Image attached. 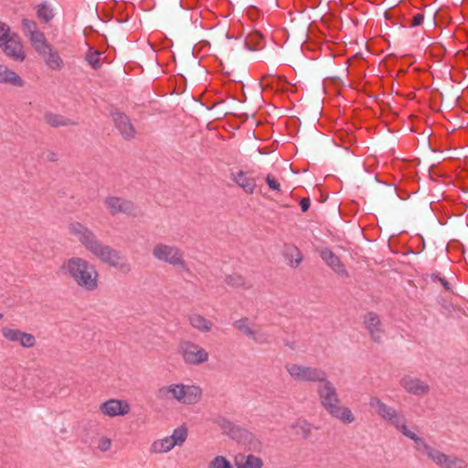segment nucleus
Returning <instances> with one entry per match:
<instances>
[{
  "mask_svg": "<svg viewBox=\"0 0 468 468\" xmlns=\"http://www.w3.org/2000/svg\"><path fill=\"white\" fill-rule=\"evenodd\" d=\"M289 375L297 381L318 382L325 380L326 373L319 368L305 367L297 364L286 365Z\"/></svg>",
  "mask_w": 468,
  "mask_h": 468,
  "instance_id": "1a4fd4ad",
  "label": "nucleus"
},
{
  "mask_svg": "<svg viewBox=\"0 0 468 468\" xmlns=\"http://www.w3.org/2000/svg\"><path fill=\"white\" fill-rule=\"evenodd\" d=\"M439 278H441L439 273H433L431 274V280L433 282L439 281Z\"/></svg>",
  "mask_w": 468,
  "mask_h": 468,
  "instance_id": "79ce46f5",
  "label": "nucleus"
},
{
  "mask_svg": "<svg viewBox=\"0 0 468 468\" xmlns=\"http://www.w3.org/2000/svg\"><path fill=\"white\" fill-rule=\"evenodd\" d=\"M36 10L37 16L42 23L47 24L50 22L55 16L52 5L47 1H44L41 4L37 5L36 6Z\"/></svg>",
  "mask_w": 468,
  "mask_h": 468,
  "instance_id": "4be33fe9",
  "label": "nucleus"
},
{
  "mask_svg": "<svg viewBox=\"0 0 468 468\" xmlns=\"http://www.w3.org/2000/svg\"><path fill=\"white\" fill-rule=\"evenodd\" d=\"M60 271L87 291H93L98 287V271L93 264L83 258L72 257L65 261Z\"/></svg>",
  "mask_w": 468,
  "mask_h": 468,
  "instance_id": "f03ea898",
  "label": "nucleus"
},
{
  "mask_svg": "<svg viewBox=\"0 0 468 468\" xmlns=\"http://www.w3.org/2000/svg\"><path fill=\"white\" fill-rule=\"evenodd\" d=\"M54 158V154H51V157H49V160H53Z\"/></svg>",
  "mask_w": 468,
  "mask_h": 468,
  "instance_id": "a18cd8bd",
  "label": "nucleus"
},
{
  "mask_svg": "<svg viewBox=\"0 0 468 468\" xmlns=\"http://www.w3.org/2000/svg\"><path fill=\"white\" fill-rule=\"evenodd\" d=\"M45 121L53 127L67 126L70 123L69 119L54 113H46Z\"/></svg>",
  "mask_w": 468,
  "mask_h": 468,
  "instance_id": "393cba45",
  "label": "nucleus"
},
{
  "mask_svg": "<svg viewBox=\"0 0 468 468\" xmlns=\"http://www.w3.org/2000/svg\"><path fill=\"white\" fill-rule=\"evenodd\" d=\"M27 38H28L32 48L40 56L44 57L45 52L48 49V43L45 37V34L42 31L35 32L34 34H30Z\"/></svg>",
  "mask_w": 468,
  "mask_h": 468,
  "instance_id": "aec40b11",
  "label": "nucleus"
},
{
  "mask_svg": "<svg viewBox=\"0 0 468 468\" xmlns=\"http://www.w3.org/2000/svg\"><path fill=\"white\" fill-rule=\"evenodd\" d=\"M230 178L235 182L245 193L252 195L256 188V180L254 177L250 176L247 172L239 170L232 172Z\"/></svg>",
  "mask_w": 468,
  "mask_h": 468,
  "instance_id": "4468645a",
  "label": "nucleus"
},
{
  "mask_svg": "<svg viewBox=\"0 0 468 468\" xmlns=\"http://www.w3.org/2000/svg\"><path fill=\"white\" fill-rule=\"evenodd\" d=\"M235 327L249 337L253 335V330L249 326L247 318L236 321Z\"/></svg>",
  "mask_w": 468,
  "mask_h": 468,
  "instance_id": "2f4dec72",
  "label": "nucleus"
},
{
  "mask_svg": "<svg viewBox=\"0 0 468 468\" xmlns=\"http://www.w3.org/2000/svg\"><path fill=\"white\" fill-rule=\"evenodd\" d=\"M54 158V154H51V157H49V160H53Z\"/></svg>",
  "mask_w": 468,
  "mask_h": 468,
  "instance_id": "37998d69",
  "label": "nucleus"
},
{
  "mask_svg": "<svg viewBox=\"0 0 468 468\" xmlns=\"http://www.w3.org/2000/svg\"><path fill=\"white\" fill-rule=\"evenodd\" d=\"M112 118L116 128L124 138H132L134 136V128L127 115L122 112H115Z\"/></svg>",
  "mask_w": 468,
  "mask_h": 468,
  "instance_id": "dca6fc26",
  "label": "nucleus"
},
{
  "mask_svg": "<svg viewBox=\"0 0 468 468\" xmlns=\"http://www.w3.org/2000/svg\"><path fill=\"white\" fill-rule=\"evenodd\" d=\"M178 352L185 363L188 365H200L208 360V353L197 344L191 341H183L178 346Z\"/></svg>",
  "mask_w": 468,
  "mask_h": 468,
  "instance_id": "9d476101",
  "label": "nucleus"
},
{
  "mask_svg": "<svg viewBox=\"0 0 468 468\" xmlns=\"http://www.w3.org/2000/svg\"><path fill=\"white\" fill-rule=\"evenodd\" d=\"M299 424H301V428L304 431V433L309 432V424L306 421H302Z\"/></svg>",
  "mask_w": 468,
  "mask_h": 468,
  "instance_id": "a19ab883",
  "label": "nucleus"
},
{
  "mask_svg": "<svg viewBox=\"0 0 468 468\" xmlns=\"http://www.w3.org/2000/svg\"><path fill=\"white\" fill-rule=\"evenodd\" d=\"M208 468H231V464L224 456L218 455L209 463Z\"/></svg>",
  "mask_w": 468,
  "mask_h": 468,
  "instance_id": "c756f323",
  "label": "nucleus"
},
{
  "mask_svg": "<svg viewBox=\"0 0 468 468\" xmlns=\"http://www.w3.org/2000/svg\"><path fill=\"white\" fill-rule=\"evenodd\" d=\"M0 83L19 88L25 85L24 80L4 64H0Z\"/></svg>",
  "mask_w": 468,
  "mask_h": 468,
  "instance_id": "6ab92c4d",
  "label": "nucleus"
},
{
  "mask_svg": "<svg viewBox=\"0 0 468 468\" xmlns=\"http://www.w3.org/2000/svg\"><path fill=\"white\" fill-rule=\"evenodd\" d=\"M365 324L372 338L376 342H379L383 337L384 332L378 314L374 313H368L365 316Z\"/></svg>",
  "mask_w": 468,
  "mask_h": 468,
  "instance_id": "f3484780",
  "label": "nucleus"
},
{
  "mask_svg": "<svg viewBox=\"0 0 468 468\" xmlns=\"http://www.w3.org/2000/svg\"><path fill=\"white\" fill-rule=\"evenodd\" d=\"M369 405L384 420L393 425L404 436L414 441V442L419 439L420 436L408 429L405 416L397 410L385 404L378 398H372Z\"/></svg>",
  "mask_w": 468,
  "mask_h": 468,
  "instance_id": "39448f33",
  "label": "nucleus"
},
{
  "mask_svg": "<svg viewBox=\"0 0 468 468\" xmlns=\"http://www.w3.org/2000/svg\"><path fill=\"white\" fill-rule=\"evenodd\" d=\"M415 448L417 451L427 455L431 461L441 468H466L468 466L467 462L464 459L441 452L438 449L428 444L421 437H419L416 441Z\"/></svg>",
  "mask_w": 468,
  "mask_h": 468,
  "instance_id": "423d86ee",
  "label": "nucleus"
},
{
  "mask_svg": "<svg viewBox=\"0 0 468 468\" xmlns=\"http://www.w3.org/2000/svg\"><path fill=\"white\" fill-rule=\"evenodd\" d=\"M153 255L160 261L180 268L183 271L189 272V268L183 260V253L177 247L159 243L154 247Z\"/></svg>",
  "mask_w": 468,
  "mask_h": 468,
  "instance_id": "6e6552de",
  "label": "nucleus"
},
{
  "mask_svg": "<svg viewBox=\"0 0 468 468\" xmlns=\"http://www.w3.org/2000/svg\"><path fill=\"white\" fill-rule=\"evenodd\" d=\"M284 256L290 261L292 267H297L303 261V255L300 250L295 246H287L284 249Z\"/></svg>",
  "mask_w": 468,
  "mask_h": 468,
  "instance_id": "b1692460",
  "label": "nucleus"
},
{
  "mask_svg": "<svg viewBox=\"0 0 468 468\" xmlns=\"http://www.w3.org/2000/svg\"><path fill=\"white\" fill-rule=\"evenodd\" d=\"M424 16L421 13H417L413 16L410 23V27H419L423 23Z\"/></svg>",
  "mask_w": 468,
  "mask_h": 468,
  "instance_id": "e433bc0d",
  "label": "nucleus"
},
{
  "mask_svg": "<svg viewBox=\"0 0 468 468\" xmlns=\"http://www.w3.org/2000/svg\"><path fill=\"white\" fill-rule=\"evenodd\" d=\"M189 322L191 325L201 331V332H208L211 330L212 324L210 321L207 320L204 316L194 314L189 316Z\"/></svg>",
  "mask_w": 468,
  "mask_h": 468,
  "instance_id": "5701e85b",
  "label": "nucleus"
},
{
  "mask_svg": "<svg viewBox=\"0 0 468 468\" xmlns=\"http://www.w3.org/2000/svg\"><path fill=\"white\" fill-rule=\"evenodd\" d=\"M100 410L103 415L114 418L128 414L131 407L126 400L111 399L101 404Z\"/></svg>",
  "mask_w": 468,
  "mask_h": 468,
  "instance_id": "f8f14e48",
  "label": "nucleus"
},
{
  "mask_svg": "<svg viewBox=\"0 0 468 468\" xmlns=\"http://www.w3.org/2000/svg\"><path fill=\"white\" fill-rule=\"evenodd\" d=\"M262 460L255 455L249 454L243 462L238 463V468H262Z\"/></svg>",
  "mask_w": 468,
  "mask_h": 468,
  "instance_id": "a878e982",
  "label": "nucleus"
},
{
  "mask_svg": "<svg viewBox=\"0 0 468 468\" xmlns=\"http://www.w3.org/2000/svg\"><path fill=\"white\" fill-rule=\"evenodd\" d=\"M400 385L407 392L415 396L424 395L428 393L430 389L427 383L411 376H405L402 378Z\"/></svg>",
  "mask_w": 468,
  "mask_h": 468,
  "instance_id": "ddd939ff",
  "label": "nucleus"
},
{
  "mask_svg": "<svg viewBox=\"0 0 468 468\" xmlns=\"http://www.w3.org/2000/svg\"><path fill=\"white\" fill-rule=\"evenodd\" d=\"M69 230L79 242L95 258L101 262L117 269L122 273H128L132 267L128 261L110 245L104 244L97 235L80 222L69 223Z\"/></svg>",
  "mask_w": 468,
  "mask_h": 468,
  "instance_id": "f257e3e1",
  "label": "nucleus"
},
{
  "mask_svg": "<svg viewBox=\"0 0 468 468\" xmlns=\"http://www.w3.org/2000/svg\"><path fill=\"white\" fill-rule=\"evenodd\" d=\"M22 334H23V331H20L18 329L5 327L2 330V335H3L4 338H5L6 340H8L10 342L18 343Z\"/></svg>",
  "mask_w": 468,
  "mask_h": 468,
  "instance_id": "bb28decb",
  "label": "nucleus"
},
{
  "mask_svg": "<svg viewBox=\"0 0 468 468\" xmlns=\"http://www.w3.org/2000/svg\"><path fill=\"white\" fill-rule=\"evenodd\" d=\"M317 393L322 406L334 418L344 423H352L355 420L352 411L346 407L340 406V399L336 389L327 377L317 387Z\"/></svg>",
  "mask_w": 468,
  "mask_h": 468,
  "instance_id": "7ed1b4c3",
  "label": "nucleus"
},
{
  "mask_svg": "<svg viewBox=\"0 0 468 468\" xmlns=\"http://www.w3.org/2000/svg\"><path fill=\"white\" fill-rule=\"evenodd\" d=\"M12 33L10 27L5 23L0 22V44L3 43Z\"/></svg>",
  "mask_w": 468,
  "mask_h": 468,
  "instance_id": "72a5a7b5",
  "label": "nucleus"
},
{
  "mask_svg": "<svg viewBox=\"0 0 468 468\" xmlns=\"http://www.w3.org/2000/svg\"><path fill=\"white\" fill-rule=\"evenodd\" d=\"M226 282L228 284L236 286V287H245L246 286L245 278L240 275H237V274L228 276L226 279Z\"/></svg>",
  "mask_w": 468,
  "mask_h": 468,
  "instance_id": "473e14b6",
  "label": "nucleus"
},
{
  "mask_svg": "<svg viewBox=\"0 0 468 468\" xmlns=\"http://www.w3.org/2000/svg\"><path fill=\"white\" fill-rule=\"evenodd\" d=\"M265 180H266L268 186L271 189L275 190V191L281 190V185L274 177H272L269 175V176H267Z\"/></svg>",
  "mask_w": 468,
  "mask_h": 468,
  "instance_id": "c9c22d12",
  "label": "nucleus"
},
{
  "mask_svg": "<svg viewBox=\"0 0 468 468\" xmlns=\"http://www.w3.org/2000/svg\"><path fill=\"white\" fill-rule=\"evenodd\" d=\"M202 394L203 391L199 386L173 383L160 387L155 396L163 401L175 400L180 404L195 405L200 401Z\"/></svg>",
  "mask_w": 468,
  "mask_h": 468,
  "instance_id": "20e7f679",
  "label": "nucleus"
},
{
  "mask_svg": "<svg viewBox=\"0 0 468 468\" xmlns=\"http://www.w3.org/2000/svg\"><path fill=\"white\" fill-rule=\"evenodd\" d=\"M439 282L446 290H450V283L445 278H439Z\"/></svg>",
  "mask_w": 468,
  "mask_h": 468,
  "instance_id": "ea45409f",
  "label": "nucleus"
},
{
  "mask_svg": "<svg viewBox=\"0 0 468 468\" xmlns=\"http://www.w3.org/2000/svg\"><path fill=\"white\" fill-rule=\"evenodd\" d=\"M54 158V154H51V157H49V160H53Z\"/></svg>",
  "mask_w": 468,
  "mask_h": 468,
  "instance_id": "c03bdc74",
  "label": "nucleus"
},
{
  "mask_svg": "<svg viewBox=\"0 0 468 468\" xmlns=\"http://www.w3.org/2000/svg\"><path fill=\"white\" fill-rule=\"evenodd\" d=\"M320 257L337 274L346 273V268L342 263L339 257L335 254L330 249L324 248L320 250Z\"/></svg>",
  "mask_w": 468,
  "mask_h": 468,
  "instance_id": "2eb2a0df",
  "label": "nucleus"
},
{
  "mask_svg": "<svg viewBox=\"0 0 468 468\" xmlns=\"http://www.w3.org/2000/svg\"><path fill=\"white\" fill-rule=\"evenodd\" d=\"M105 203L112 214H117L121 212L132 214L134 209L133 204L131 201L124 200L120 197H108Z\"/></svg>",
  "mask_w": 468,
  "mask_h": 468,
  "instance_id": "a211bd4d",
  "label": "nucleus"
},
{
  "mask_svg": "<svg viewBox=\"0 0 468 468\" xmlns=\"http://www.w3.org/2000/svg\"><path fill=\"white\" fill-rule=\"evenodd\" d=\"M250 338L253 339L255 343L259 345H263L270 343L271 336L267 332L261 330H253V335H251Z\"/></svg>",
  "mask_w": 468,
  "mask_h": 468,
  "instance_id": "c85d7f7f",
  "label": "nucleus"
},
{
  "mask_svg": "<svg viewBox=\"0 0 468 468\" xmlns=\"http://www.w3.org/2000/svg\"><path fill=\"white\" fill-rule=\"evenodd\" d=\"M187 438V429L181 425L176 428L170 436L154 440L149 448L152 454H163L169 452L176 446L184 444Z\"/></svg>",
  "mask_w": 468,
  "mask_h": 468,
  "instance_id": "0eeeda50",
  "label": "nucleus"
},
{
  "mask_svg": "<svg viewBox=\"0 0 468 468\" xmlns=\"http://www.w3.org/2000/svg\"><path fill=\"white\" fill-rule=\"evenodd\" d=\"M21 23H22L23 33L26 37L30 36V34H34L35 32L39 31L37 24L34 20L23 18Z\"/></svg>",
  "mask_w": 468,
  "mask_h": 468,
  "instance_id": "cd10ccee",
  "label": "nucleus"
},
{
  "mask_svg": "<svg viewBox=\"0 0 468 468\" xmlns=\"http://www.w3.org/2000/svg\"><path fill=\"white\" fill-rule=\"evenodd\" d=\"M2 317H3V314H0V319H1Z\"/></svg>",
  "mask_w": 468,
  "mask_h": 468,
  "instance_id": "49530a36",
  "label": "nucleus"
},
{
  "mask_svg": "<svg viewBox=\"0 0 468 468\" xmlns=\"http://www.w3.org/2000/svg\"><path fill=\"white\" fill-rule=\"evenodd\" d=\"M98 55L99 54L96 53L88 57L89 63L94 68H96L99 64Z\"/></svg>",
  "mask_w": 468,
  "mask_h": 468,
  "instance_id": "4c0bfd02",
  "label": "nucleus"
},
{
  "mask_svg": "<svg viewBox=\"0 0 468 468\" xmlns=\"http://www.w3.org/2000/svg\"><path fill=\"white\" fill-rule=\"evenodd\" d=\"M3 52L15 61L22 62L26 58L24 47L16 33H12L3 43L0 44Z\"/></svg>",
  "mask_w": 468,
  "mask_h": 468,
  "instance_id": "9b49d317",
  "label": "nucleus"
},
{
  "mask_svg": "<svg viewBox=\"0 0 468 468\" xmlns=\"http://www.w3.org/2000/svg\"><path fill=\"white\" fill-rule=\"evenodd\" d=\"M42 58L46 65L52 70H60L63 68L64 63L62 58L58 51L52 49L50 45H48V49H47L45 56Z\"/></svg>",
  "mask_w": 468,
  "mask_h": 468,
  "instance_id": "412c9836",
  "label": "nucleus"
},
{
  "mask_svg": "<svg viewBox=\"0 0 468 468\" xmlns=\"http://www.w3.org/2000/svg\"><path fill=\"white\" fill-rule=\"evenodd\" d=\"M112 441L109 438H101L98 442V449L101 452H107L111 449Z\"/></svg>",
  "mask_w": 468,
  "mask_h": 468,
  "instance_id": "f704fd0d",
  "label": "nucleus"
},
{
  "mask_svg": "<svg viewBox=\"0 0 468 468\" xmlns=\"http://www.w3.org/2000/svg\"><path fill=\"white\" fill-rule=\"evenodd\" d=\"M18 343L24 348H30L36 345V337L32 334L23 332Z\"/></svg>",
  "mask_w": 468,
  "mask_h": 468,
  "instance_id": "7c9ffc66",
  "label": "nucleus"
},
{
  "mask_svg": "<svg viewBox=\"0 0 468 468\" xmlns=\"http://www.w3.org/2000/svg\"><path fill=\"white\" fill-rule=\"evenodd\" d=\"M301 208L303 212L307 211L310 207V200L309 198H302L300 201Z\"/></svg>",
  "mask_w": 468,
  "mask_h": 468,
  "instance_id": "58836bf2",
  "label": "nucleus"
}]
</instances>
